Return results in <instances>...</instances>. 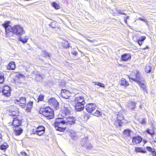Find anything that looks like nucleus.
Segmentation results:
<instances>
[{
	"mask_svg": "<svg viewBox=\"0 0 156 156\" xmlns=\"http://www.w3.org/2000/svg\"><path fill=\"white\" fill-rule=\"evenodd\" d=\"M152 67L150 65L147 64L146 65L145 68V71L146 73H149L152 71Z\"/></svg>",
	"mask_w": 156,
	"mask_h": 156,
	"instance_id": "26",
	"label": "nucleus"
},
{
	"mask_svg": "<svg viewBox=\"0 0 156 156\" xmlns=\"http://www.w3.org/2000/svg\"><path fill=\"white\" fill-rule=\"evenodd\" d=\"M21 155L22 156H28L26 152L24 151H22L20 152Z\"/></svg>",
	"mask_w": 156,
	"mask_h": 156,
	"instance_id": "41",
	"label": "nucleus"
},
{
	"mask_svg": "<svg viewBox=\"0 0 156 156\" xmlns=\"http://www.w3.org/2000/svg\"><path fill=\"white\" fill-rule=\"evenodd\" d=\"M52 6L56 9H59L60 8V5L55 2H53L52 3Z\"/></svg>",
	"mask_w": 156,
	"mask_h": 156,
	"instance_id": "33",
	"label": "nucleus"
},
{
	"mask_svg": "<svg viewBox=\"0 0 156 156\" xmlns=\"http://www.w3.org/2000/svg\"><path fill=\"white\" fill-rule=\"evenodd\" d=\"M44 54L45 56H47L48 57H50V54L46 52V51H44Z\"/></svg>",
	"mask_w": 156,
	"mask_h": 156,
	"instance_id": "43",
	"label": "nucleus"
},
{
	"mask_svg": "<svg viewBox=\"0 0 156 156\" xmlns=\"http://www.w3.org/2000/svg\"><path fill=\"white\" fill-rule=\"evenodd\" d=\"M11 87L7 85L0 86V93H2L5 97H8L11 96Z\"/></svg>",
	"mask_w": 156,
	"mask_h": 156,
	"instance_id": "7",
	"label": "nucleus"
},
{
	"mask_svg": "<svg viewBox=\"0 0 156 156\" xmlns=\"http://www.w3.org/2000/svg\"><path fill=\"white\" fill-rule=\"evenodd\" d=\"M2 138V134H1V133H0V139H1Z\"/></svg>",
	"mask_w": 156,
	"mask_h": 156,
	"instance_id": "51",
	"label": "nucleus"
},
{
	"mask_svg": "<svg viewBox=\"0 0 156 156\" xmlns=\"http://www.w3.org/2000/svg\"><path fill=\"white\" fill-rule=\"evenodd\" d=\"M23 132V129L21 128H19L18 129H16L14 130V132L16 136L21 134Z\"/></svg>",
	"mask_w": 156,
	"mask_h": 156,
	"instance_id": "24",
	"label": "nucleus"
},
{
	"mask_svg": "<svg viewBox=\"0 0 156 156\" xmlns=\"http://www.w3.org/2000/svg\"><path fill=\"white\" fill-rule=\"evenodd\" d=\"M135 151L137 153L140 152L144 153H146V150H143V148L140 147H135Z\"/></svg>",
	"mask_w": 156,
	"mask_h": 156,
	"instance_id": "27",
	"label": "nucleus"
},
{
	"mask_svg": "<svg viewBox=\"0 0 156 156\" xmlns=\"http://www.w3.org/2000/svg\"><path fill=\"white\" fill-rule=\"evenodd\" d=\"M68 117L66 118V119L64 120L66 125H71L75 123L76 119L75 118L73 117Z\"/></svg>",
	"mask_w": 156,
	"mask_h": 156,
	"instance_id": "18",
	"label": "nucleus"
},
{
	"mask_svg": "<svg viewBox=\"0 0 156 156\" xmlns=\"http://www.w3.org/2000/svg\"><path fill=\"white\" fill-rule=\"evenodd\" d=\"M45 97L44 95L43 94H40L39 95L38 98H37V102L42 101H44V98Z\"/></svg>",
	"mask_w": 156,
	"mask_h": 156,
	"instance_id": "31",
	"label": "nucleus"
},
{
	"mask_svg": "<svg viewBox=\"0 0 156 156\" xmlns=\"http://www.w3.org/2000/svg\"><path fill=\"white\" fill-rule=\"evenodd\" d=\"M140 76L139 72L137 71L136 73L132 72L130 76H129V79L136 82L141 89L147 92V90L146 86L144 83L141 82Z\"/></svg>",
	"mask_w": 156,
	"mask_h": 156,
	"instance_id": "4",
	"label": "nucleus"
},
{
	"mask_svg": "<svg viewBox=\"0 0 156 156\" xmlns=\"http://www.w3.org/2000/svg\"><path fill=\"white\" fill-rule=\"evenodd\" d=\"M10 23V22L8 21L2 24L5 29L6 37L11 38L14 37L15 34L21 36L25 33L23 28L20 25L16 24L12 27L9 25Z\"/></svg>",
	"mask_w": 156,
	"mask_h": 156,
	"instance_id": "1",
	"label": "nucleus"
},
{
	"mask_svg": "<svg viewBox=\"0 0 156 156\" xmlns=\"http://www.w3.org/2000/svg\"><path fill=\"white\" fill-rule=\"evenodd\" d=\"M140 46H141L143 43L144 42L136 41Z\"/></svg>",
	"mask_w": 156,
	"mask_h": 156,
	"instance_id": "46",
	"label": "nucleus"
},
{
	"mask_svg": "<svg viewBox=\"0 0 156 156\" xmlns=\"http://www.w3.org/2000/svg\"><path fill=\"white\" fill-rule=\"evenodd\" d=\"M14 81L16 84L21 83V81L20 80V78L17 76H16V78L14 79Z\"/></svg>",
	"mask_w": 156,
	"mask_h": 156,
	"instance_id": "37",
	"label": "nucleus"
},
{
	"mask_svg": "<svg viewBox=\"0 0 156 156\" xmlns=\"http://www.w3.org/2000/svg\"><path fill=\"white\" fill-rule=\"evenodd\" d=\"M45 128L42 125H39L37 127L33 128L32 133L34 134H36L39 136L42 135L44 133Z\"/></svg>",
	"mask_w": 156,
	"mask_h": 156,
	"instance_id": "11",
	"label": "nucleus"
},
{
	"mask_svg": "<svg viewBox=\"0 0 156 156\" xmlns=\"http://www.w3.org/2000/svg\"><path fill=\"white\" fill-rule=\"evenodd\" d=\"M84 117L86 118L87 119H88L89 117V115L88 114H86L84 115Z\"/></svg>",
	"mask_w": 156,
	"mask_h": 156,
	"instance_id": "45",
	"label": "nucleus"
},
{
	"mask_svg": "<svg viewBox=\"0 0 156 156\" xmlns=\"http://www.w3.org/2000/svg\"><path fill=\"white\" fill-rule=\"evenodd\" d=\"M72 93L66 89H62L61 92V96L66 99H68L71 96Z\"/></svg>",
	"mask_w": 156,
	"mask_h": 156,
	"instance_id": "15",
	"label": "nucleus"
},
{
	"mask_svg": "<svg viewBox=\"0 0 156 156\" xmlns=\"http://www.w3.org/2000/svg\"><path fill=\"white\" fill-rule=\"evenodd\" d=\"M146 39V37L145 36H142L139 38L137 41L144 42Z\"/></svg>",
	"mask_w": 156,
	"mask_h": 156,
	"instance_id": "39",
	"label": "nucleus"
},
{
	"mask_svg": "<svg viewBox=\"0 0 156 156\" xmlns=\"http://www.w3.org/2000/svg\"><path fill=\"white\" fill-rule=\"evenodd\" d=\"M102 115L101 112L98 110H97L96 112L93 114V115L97 117H99L101 116Z\"/></svg>",
	"mask_w": 156,
	"mask_h": 156,
	"instance_id": "35",
	"label": "nucleus"
},
{
	"mask_svg": "<svg viewBox=\"0 0 156 156\" xmlns=\"http://www.w3.org/2000/svg\"><path fill=\"white\" fill-rule=\"evenodd\" d=\"M93 83H94L95 85H97L100 87L104 88L105 87V84L99 82H93Z\"/></svg>",
	"mask_w": 156,
	"mask_h": 156,
	"instance_id": "34",
	"label": "nucleus"
},
{
	"mask_svg": "<svg viewBox=\"0 0 156 156\" xmlns=\"http://www.w3.org/2000/svg\"><path fill=\"white\" fill-rule=\"evenodd\" d=\"M142 140V138L140 135L133 136L132 137V142L134 145H137L140 143Z\"/></svg>",
	"mask_w": 156,
	"mask_h": 156,
	"instance_id": "16",
	"label": "nucleus"
},
{
	"mask_svg": "<svg viewBox=\"0 0 156 156\" xmlns=\"http://www.w3.org/2000/svg\"><path fill=\"white\" fill-rule=\"evenodd\" d=\"M149 48V47H148V46H146L145 47L142 48V49L145 50L146 49H148Z\"/></svg>",
	"mask_w": 156,
	"mask_h": 156,
	"instance_id": "48",
	"label": "nucleus"
},
{
	"mask_svg": "<svg viewBox=\"0 0 156 156\" xmlns=\"http://www.w3.org/2000/svg\"><path fill=\"white\" fill-rule=\"evenodd\" d=\"M48 105L51 106L54 109H57L59 107V103L55 98H52L49 99L48 101Z\"/></svg>",
	"mask_w": 156,
	"mask_h": 156,
	"instance_id": "13",
	"label": "nucleus"
},
{
	"mask_svg": "<svg viewBox=\"0 0 156 156\" xmlns=\"http://www.w3.org/2000/svg\"><path fill=\"white\" fill-rule=\"evenodd\" d=\"M8 147L9 145L7 144H6V145L2 144L0 146V149L2 150H3L5 151Z\"/></svg>",
	"mask_w": 156,
	"mask_h": 156,
	"instance_id": "32",
	"label": "nucleus"
},
{
	"mask_svg": "<svg viewBox=\"0 0 156 156\" xmlns=\"http://www.w3.org/2000/svg\"><path fill=\"white\" fill-rule=\"evenodd\" d=\"M124 18H125L124 20V22L126 24H127L128 23H127V19H128L129 18V16H127V17H125Z\"/></svg>",
	"mask_w": 156,
	"mask_h": 156,
	"instance_id": "44",
	"label": "nucleus"
},
{
	"mask_svg": "<svg viewBox=\"0 0 156 156\" xmlns=\"http://www.w3.org/2000/svg\"><path fill=\"white\" fill-rule=\"evenodd\" d=\"M132 131L129 129H124L123 131V134L124 136H130V133Z\"/></svg>",
	"mask_w": 156,
	"mask_h": 156,
	"instance_id": "23",
	"label": "nucleus"
},
{
	"mask_svg": "<svg viewBox=\"0 0 156 156\" xmlns=\"http://www.w3.org/2000/svg\"><path fill=\"white\" fill-rule=\"evenodd\" d=\"M61 113L63 117L66 118L71 114V108L69 105L67 104H65L61 108Z\"/></svg>",
	"mask_w": 156,
	"mask_h": 156,
	"instance_id": "8",
	"label": "nucleus"
},
{
	"mask_svg": "<svg viewBox=\"0 0 156 156\" xmlns=\"http://www.w3.org/2000/svg\"><path fill=\"white\" fill-rule=\"evenodd\" d=\"M23 121L22 117L19 115L13 118L11 124L14 128H16L22 126Z\"/></svg>",
	"mask_w": 156,
	"mask_h": 156,
	"instance_id": "10",
	"label": "nucleus"
},
{
	"mask_svg": "<svg viewBox=\"0 0 156 156\" xmlns=\"http://www.w3.org/2000/svg\"><path fill=\"white\" fill-rule=\"evenodd\" d=\"M50 26L52 28H57L58 29H59L60 27L58 26V23L55 21L51 23Z\"/></svg>",
	"mask_w": 156,
	"mask_h": 156,
	"instance_id": "30",
	"label": "nucleus"
},
{
	"mask_svg": "<svg viewBox=\"0 0 156 156\" xmlns=\"http://www.w3.org/2000/svg\"><path fill=\"white\" fill-rule=\"evenodd\" d=\"M34 102L32 101H30L26 104L25 106V110L27 112H31V109L33 108Z\"/></svg>",
	"mask_w": 156,
	"mask_h": 156,
	"instance_id": "19",
	"label": "nucleus"
},
{
	"mask_svg": "<svg viewBox=\"0 0 156 156\" xmlns=\"http://www.w3.org/2000/svg\"><path fill=\"white\" fill-rule=\"evenodd\" d=\"M87 147L88 149H89V147L87 146Z\"/></svg>",
	"mask_w": 156,
	"mask_h": 156,
	"instance_id": "53",
	"label": "nucleus"
},
{
	"mask_svg": "<svg viewBox=\"0 0 156 156\" xmlns=\"http://www.w3.org/2000/svg\"><path fill=\"white\" fill-rule=\"evenodd\" d=\"M155 128L154 127H153L151 129H146V132L152 137L155 134Z\"/></svg>",
	"mask_w": 156,
	"mask_h": 156,
	"instance_id": "22",
	"label": "nucleus"
},
{
	"mask_svg": "<svg viewBox=\"0 0 156 156\" xmlns=\"http://www.w3.org/2000/svg\"><path fill=\"white\" fill-rule=\"evenodd\" d=\"M60 119H57L54 123V126L56 130L61 132H64L66 129V126L64 125L66 124L64 121H59Z\"/></svg>",
	"mask_w": 156,
	"mask_h": 156,
	"instance_id": "6",
	"label": "nucleus"
},
{
	"mask_svg": "<svg viewBox=\"0 0 156 156\" xmlns=\"http://www.w3.org/2000/svg\"><path fill=\"white\" fill-rule=\"evenodd\" d=\"M73 107L77 112H80L83 110L86 103L84 97L82 96L75 97L73 101Z\"/></svg>",
	"mask_w": 156,
	"mask_h": 156,
	"instance_id": "2",
	"label": "nucleus"
},
{
	"mask_svg": "<svg viewBox=\"0 0 156 156\" xmlns=\"http://www.w3.org/2000/svg\"><path fill=\"white\" fill-rule=\"evenodd\" d=\"M7 68L9 70H14L16 68L15 62L13 61H11L7 66Z\"/></svg>",
	"mask_w": 156,
	"mask_h": 156,
	"instance_id": "21",
	"label": "nucleus"
},
{
	"mask_svg": "<svg viewBox=\"0 0 156 156\" xmlns=\"http://www.w3.org/2000/svg\"><path fill=\"white\" fill-rule=\"evenodd\" d=\"M28 39V37L27 36H25L23 38L22 37H20L19 38V40L23 44L27 43Z\"/></svg>",
	"mask_w": 156,
	"mask_h": 156,
	"instance_id": "28",
	"label": "nucleus"
},
{
	"mask_svg": "<svg viewBox=\"0 0 156 156\" xmlns=\"http://www.w3.org/2000/svg\"><path fill=\"white\" fill-rule=\"evenodd\" d=\"M96 105L94 103H88L86 106V109L89 113H91L96 108Z\"/></svg>",
	"mask_w": 156,
	"mask_h": 156,
	"instance_id": "14",
	"label": "nucleus"
},
{
	"mask_svg": "<svg viewBox=\"0 0 156 156\" xmlns=\"http://www.w3.org/2000/svg\"><path fill=\"white\" fill-rule=\"evenodd\" d=\"M144 143H145L147 142V141L145 140H144Z\"/></svg>",
	"mask_w": 156,
	"mask_h": 156,
	"instance_id": "52",
	"label": "nucleus"
},
{
	"mask_svg": "<svg viewBox=\"0 0 156 156\" xmlns=\"http://www.w3.org/2000/svg\"><path fill=\"white\" fill-rule=\"evenodd\" d=\"M39 112L48 119H52L54 117L53 109L48 106L41 107L39 109Z\"/></svg>",
	"mask_w": 156,
	"mask_h": 156,
	"instance_id": "3",
	"label": "nucleus"
},
{
	"mask_svg": "<svg viewBox=\"0 0 156 156\" xmlns=\"http://www.w3.org/2000/svg\"><path fill=\"white\" fill-rule=\"evenodd\" d=\"M14 103L22 108H24L26 105V99L25 97H21L19 99L15 100Z\"/></svg>",
	"mask_w": 156,
	"mask_h": 156,
	"instance_id": "12",
	"label": "nucleus"
},
{
	"mask_svg": "<svg viewBox=\"0 0 156 156\" xmlns=\"http://www.w3.org/2000/svg\"><path fill=\"white\" fill-rule=\"evenodd\" d=\"M119 84L120 86L126 88L129 85V82L124 78H122L119 81Z\"/></svg>",
	"mask_w": 156,
	"mask_h": 156,
	"instance_id": "20",
	"label": "nucleus"
},
{
	"mask_svg": "<svg viewBox=\"0 0 156 156\" xmlns=\"http://www.w3.org/2000/svg\"><path fill=\"white\" fill-rule=\"evenodd\" d=\"M131 56L130 53H126L122 54L121 56V60L122 61L127 62L130 61Z\"/></svg>",
	"mask_w": 156,
	"mask_h": 156,
	"instance_id": "17",
	"label": "nucleus"
},
{
	"mask_svg": "<svg viewBox=\"0 0 156 156\" xmlns=\"http://www.w3.org/2000/svg\"><path fill=\"white\" fill-rule=\"evenodd\" d=\"M4 81V75L0 74V83H2Z\"/></svg>",
	"mask_w": 156,
	"mask_h": 156,
	"instance_id": "38",
	"label": "nucleus"
},
{
	"mask_svg": "<svg viewBox=\"0 0 156 156\" xmlns=\"http://www.w3.org/2000/svg\"><path fill=\"white\" fill-rule=\"evenodd\" d=\"M92 147V146H90V147Z\"/></svg>",
	"mask_w": 156,
	"mask_h": 156,
	"instance_id": "55",
	"label": "nucleus"
},
{
	"mask_svg": "<svg viewBox=\"0 0 156 156\" xmlns=\"http://www.w3.org/2000/svg\"><path fill=\"white\" fill-rule=\"evenodd\" d=\"M87 40L88 41L90 42H93V40H90V39H87Z\"/></svg>",
	"mask_w": 156,
	"mask_h": 156,
	"instance_id": "49",
	"label": "nucleus"
},
{
	"mask_svg": "<svg viewBox=\"0 0 156 156\" xmlns=\"http://www.w3.org/2000/svg\"><path fill=\"white\" fill-rule=\"evenodd\" d=\"M62 47L65 48H69V44L67 41L65 40L64 42L61 43Z\"/></svg>",
	"mask_w": 156,
	"mask_h": 156,
	"instance_id": "29",
	"label": "nucleus"
},
{
	"mask_svg": "<svg viewBox=\"0 0 156 156\" xmlns=\"http://www.w3.org/2000/svg\"><path fill=\"white\" fill-rule=\"evenodd\" d=\"M116 121L119 126H122V124H127L130 122L125 119V117L122 112L120 111L117 112Z\"/></svg>",
	"mask_w": 156,
	"mask_h": 156,
	"instance_id": "5",
	"label": "nucleus"
},
{
	"mask_svg": "<svg viewBox=\"0 0 156 156\" xmlns=\"http://www.w3.org/2000/svg\"><path fill=\"white\" fill-rule=\"evenodd\" d=\"M120 14H121L123 15H126V14L125 13L121 12L120 13Z\"/></svg>",
	"mask_w": 156,
	"mask_h": 156,
	"instance_id": "50",
	"label": "nucleus"
},
{
	"mask_svg": "<svg viewBox=\"0 0 156 156\" xmlns=\"http://www.w3.org/2000/svg\"><path fill=\"white\" fill-rule=\"evenodd\" d=\"M72 54L74 55H76L77 54V53L76 51H74L72 52Z\"/></svg>",
	"mask_w": 156,
	"mask_h": 156,
	"instance_id": "47",
	"label": "nucleus"
},
{
	"mask_svg": "<svg viewBox=\"0 0 156 156\" xmlns=\"http://www.w3.org/2000/svg\"><path fill=\"white\" fill-rule=\"evenodd\" d=\"M138 19L139 20L144 21V22H145L146 23L147 22V20H146L145 19H144L142 18H140V17L138 18Z\"/></svg>",
	"mask_w": 156,
	"mask_h": 156,
	"instance_id": "42",
	"label": "nucleus"
},
{
	"mask_svg": "<svg viewBox=\"0 0 156 156\" xmlns=\"http://www.w3.org/2000/svg\"><path fill=\"white\" fill-rule=\"evenodd\" d=\"M140 123L144 125L146 123V120L145 119H143L140 122Z\"/></svg>",
	"mask_w": 156,
	"mask_h": 156,
	"instance_id": "40",
	"label": "nucleus"
},
{
	"mask_svg": "<svg viewBox=\"0 0 156 156\" xmlns=\"http://www.w3.org/2000/svg\"><path fill=\"white\" fill-rule=\"evenodd\" d=\"M154 142H156L155 141H154Z\"/></svg>",
	"mask_w": 156,
	"mask_h": 156,
	"instance_id": "54",
	"label": "nucleus"
},
{
	"mask_svg": "<svg viewBox=\"0 0 156 156\" xmlns=\"http://www.w3.org/2000/svg\"><path fill=\"white\" fill-rule=\"evenodd\" d=\"M8 111L9 115L12 117L18 116L20 113L19 109L15 106H10Z\"/></svg>",
	"mask_w": 156,
	"mask_h": 156,
	"instance_id": "9",
	"label": "nucleus"
},
{
	"mask_svg": "<svg viewBox=\"0 0 156 156\" xmlns=\"http://www.w3.org/2000/svg\"><path fill=\"white\" fill-rule=\"evenodd\" d=\"M146 148L148 151L151 153L153 156H156V152L154 149L149 146H147Z\"/></svg>",
	"mask_w": 156,
	"mask_h": 156,
	"instance_id": "25",
	"label": "nucleus"
},
{
	"mask_svg": "<svg viewBox=\"0 0 156 156\" xmlns=\"http://www.w3.org/2000/svg\"><path fill=\"white\" fill-rule=\"evenodd\" d=\"M129 106L132 110H133L135 108L136 105L135 103L132 102L130 103Z\"/></svg>",
	"mask_w": 156,
	"mask_h": 156,
	"instance_id": "36",
	"label": "nucleus"
}]
</instances>
